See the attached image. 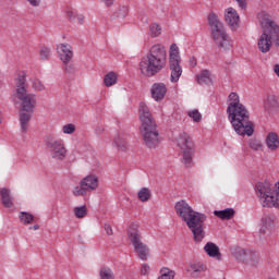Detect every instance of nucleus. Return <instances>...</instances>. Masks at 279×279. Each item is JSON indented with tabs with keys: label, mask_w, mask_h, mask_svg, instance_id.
Here are the masks:
<instances>
[{
	"label": "nucleus",
	"mask_w": 279,
	"mask_h": 279,
	"mask_svg": "<svg viewBox=\"0 0 279 279\" xmlns=\"http://www.w3.org/2000/svg\"><path fill=\"white\" fill-rule=\"evenodd\" d=\"M174 210L178 217L186 223L189 230L193 234L195 243H202L206 238V231L204 230V223L206 222V219H208L206 214L193 210V207H191L184 199H181L175 204Z\"/></svg>",
	"instance_id": "1"
},
{
	"label": "nucleus",
	"mask_w": 279,
	"mask_h": 279,
	"mask_svg": "<svg viewBox=\"0 0 279 279\" xmlns=\"http://www.w3.org/2000/svg\"><path fill=\"white\" fill-rule=\"evenodd\" d=\"M140 131L143 136L144 143L148 149H156L160 145V134L158 133V124L156 119L149 111V107L145 102L140 104Z\"/></svg>",
	"instance_id": "2"
},
{
	"label": "nucleus",
	"mask_w": 279,
	"mask_h": 279,
	"mask_svg": "<svg viewBox=\"0 0 279 279\" xmlns=\"http://www.w3.org/2000/svg\"><path fill=\"white\" fill-rule=\"evenodd\" d=\"M167 66V49L160 44L150 47L146 58L140 62V71L146 77H154Z\"/></svg>",
	"instance_id": "3"
},
{
	"label": "nucleus",
	"mask_w": 279,
	"mask_h": 279,
	"mask_svg": "<svg viewBox=\"0 0 279 279\" xmlns=\"http://www.w3.org/2000/svg\"><path fill=\"white\" fill-rule=\"evenodd\" d=\"M228 119L239 136H252L254 134V122L250 120V110L245 105H231L227 107Z\"/></svg>",
	"instance_id": "4"
},
{
	"label": "nucleus",
	"mask_w": 279,
	"mask_h": 279,
	"mask_svg": "<svg viewBox=\"0 0 279 279\" xmlns=\"http://www.w3.org/2000/svg\"><path fill=\"white\" fill-rule=\"evenodd\" d=\"M207 23L211 40H214L219 51H230V49H232V39H230V35L226 32V26L223 22L219 20V15L215 12H210L207 16Z\"/></svg>",
	"instance_id": "5"
},
{
	"label": "nucleus",
	"mask_w": 279,
	"mask_h": 279,
	"mask_svg": "<svg viewBox=\"0 0 279 279\" xmlns=\"http://www.w3.org/2000/svg\"><path fill=\"white\" fill-rule=\"evenodd\" d=\"M15 97L21 101L20 110L34 112L37 99L35 94L27 93V78L25 72L17 74V77L15 78Z\"/></svg>",
	"instance_id": "6"
},
{
	"label": "nucleus",
	"mask_w": 279,
	"mask_h": 279,
	"mask_svg": "<svg viewBox=\"0 0 279 279\" xmlns=\"http://www.w3.org/2000/svg\"><path fill=\"white\" fill-rule=\"evenodd\" d=\"M255 189L264 207L279 209V182L275 184V190L271 189L269 182H259L255 185Z\"/></svg>",
	"instance_id": "7"
},
{
	"label": "nucleus",
	"mask_w": 279,
	"mask_h": 279,
	"mask_svg": "<svg viewBox=\"0 0 279 279\" xmlns=\"http://www.w3.org/2000/svg\"><path fill=\"white\" fill-rule=\"evenodd\" d=\"M178 147L181 149L182 162L186 169L193 167V156H195V142L189 133L183 132L179 135Z\"/></svg>",
	"instance_id": "8"
},
{
	"label": "nucleus",
	"mask_w": 279,
	"mask_h": 279,
	"mask_svg": "<svg viewBox=\"0 0 279 279\" xmlns=\"http://www.w3.org/2000/svg\"><path fill=\"white\" fill-rule=\"evenodd\" d=\"M128 236L140 260H147V258H149V246L143 243V236L141 235V232H138V225L130 226Z\"/></svg>",
	"instance_id": "9"
},
{
	"label": "nucleus",
	"mask_w": 279,
	"mask_h": 279,
	"mask_svg": "<svg viewBox=\"0 0 279 279\" xmlns=\"http://www.w3.org/2000/svg\"><path fill=\"white\" fill-rule=\"evenodd\" d=\"M181 62L182 58H180V49L178 48V45L172 44L169 51L170 82H172V84L180 82V77H182Z\"/></svg>",
	"instance_id": "10"
},
{
	"label": "nucleus",
	"mask_w": 279,
	"mask_h": 279,
	"mask_svg": "<svg viewBox=\"0 0 279 279\" xmlns=\"http://www.w3.org/2000/svg\"><path fill=\"white\" fill-rule=\"evenodd\" d=\"M46 147L50 151L51 158L54 160H64L66 158V147H64V141L56 140L53 135L46 137Z\"/></svg>",
	"instance_id": "11"
},
{
	"label": "nucleus",
	"mask_w": 279,
	"mask_h": 279,
	"mask_svg": "<svg viewBox=\"0 0 279 279\" xmlns=\"http://www.w3.org/2000/svg\"><path fill=\"white\" fill-rule=\"evenodd\" d=\"M97 186H99V179L95 174H89L80 181V185L75 186L72 193L74 197H84L86 193L97 191Z\"/></svg>",
	"instance_id": "12"
},
{
	"label": "nucleus",
	"mask_w": 279,
	"mask_h": 279,
	"mask_svg": "<svg viewBox=\"0 0 279 279\" xmlns=\"http://www.w3.org/2000/svg\"><path fill=\"white\" fill-rule=\"evenodd\" d=\"M257 19L264 32H268L271 36H276V45L279 46V26L271 20V15L260 12L258 13Z\"/></svg>",
	"instance_id": "13"
},
{
	"label": "nucleus",
	"mask_w": 279,
	"mask_h": 279,
	"mask_svg": "<svg viewBox=\"0 0 279 279\" xmlns=\"http://www.w3.org/2000/svg\"><path fill=\"white\" fill-rule=\"evenodd\" d=\"M234 257L240 263H245V265H257L258 260H260V257L255 251L252 250H245V248H239L234 252Z\"/></svg>",
	"instance_id": "14"
},
{
	"label": "nucleus",
	"mask_w": 279,
	"mask_h": 279,
	"mask_svg": "<svg viewBox=\"0 0 279 279\" xmlns=\"http://www.w3.org/2000/svg\"><path fill=\"white\" fill-rule=\"evenodd\" d=\"M274 234V220L265 216L262 218V227L259 229V239H269Z\"/></svg>",
	"instance_id": "15"
},
{
	"label": "nucleus",
	"mask_w": 279,
	"mask_h": 279,
	"mask_svg": "<svg viewBox=\"0 0 279 279\" xmlns=\"http://www.w3.org/2000/svg\"><path fill=\"white\" fill-rule=\"evenodd\" d=\"M271 38L276 40V36H271L269 31H264L257 43L259 51L267 53L271 49Z\"/></svg>",
	"instance_id": "16"
},
{
	"label": "nucleus",
	"mask_w": 279,
	"mask_h": 279,
	"mask_svg": "<svg viewBox=\"0 0 279 279\" xmlns=\"http://www.w3.org/2000/svg\"><path fill=\"white\" fill-rule=\"evenodd\" d=\"M57 51L63 64H69V62L73 60V50H71V45L60 44L59 46H57Z\"/></svg>",
	"instance_id": "17"
},
{
	"label": "nucleus",
	"mask_w": 279,
	"mask_h": 279,
	"mask_svg": "<svg viewBox=\"0 0 279 279\" xmlns=\"http://www.w3.org/2000/svg\"><path fill=\"white\" fill-rule=\"evenodd\" d=\"M225 21L229 27L236 29L239 27V23L241 22V17L239 16L236 10L233 8H228L225 13Z\"/></svg>",
	"instance_id": "18"
},
{
	"label": "nucleus",
	"mask_w": 279,
	"mask_h": 279,
	"mask_svg": "<svg viewBox=\"0 0 279 279\" xmlns=\"http://www.w3.org/2000/svg\"><path fill=\"white\" fill-rule=\"evenodd\" d=\"M150 94L155 101H162V99H165V95H167V85L163 83L153 84Z\"/></svg>",
	"instance_id": "19"
},
{
	"label": "nucleus",
	"mask_w": 279,
	"mask_h": 279,
	"mask_svg": "<svg viewBox=\"0 0 279 279\" xmlns=\"http://www.w3.org/2000/svg\"><path fill=\"white\" fill-rule=\"evenodd\" d=\"M33 114L34 111L20 110V128L22 134H27V131L29 130V121H32Z\"/></svg>",
	"instance_id": "20"
},
{
	"label": "nucleus",
	"mask_w": 279,
	"mask_h": 279,
	"mask_svg": "<svg viewBox=\"0 0 279 279\" xmlns=\"http://www.w3.org/2000/svg\"><path fill=\"white\" fill-rule=\"evenodd\" d=\"M0 197L4 208H12L14 206V196H12V191L10 189H0Z\"/></svg>",
	"instance_id": "21"
},
{
	"label": "nucleus",
	"mask_w": 279,
	"mask_h": 279,
	"mask_svg": "<svg viewBox=\"0 0 279 279\" xmlns=\"http://www.w3.org/2000/svg\"><path fill=\"white\" fill-rule=\"evenodd\" d=\"M204 252L209 256V258H216V260H221V252L219 246L213 242H207L204 246Z\"/></svg>",
	"instance_id": "22"
},
{
	"label": "nucleus",
	"mask_w": 279,
	"mask_h": 279,
	"mask_svg": "<svg viewBox=\"0 0 279 279\" xmlns=\"http://www.w3.org/2000/svg\"><path fill=\"white\" fill-rule=\"evenodd\" d=\"M189 267L191 270V278H199V275L208 269V267L202 262H191Z\"/></svg>",
	"instance_id": "23"
},
{
	"label": "nucleus",
	"mask_w": 279,
	"mask_h": 279,
	"mask_svg": "<svg viewBox=\"0 0 279 279\" xmlns=\"http://www.w3.org/2000/svg\"><path fill=\"white\" fill-rule=\"evenodd\" d=\"M266 146L270 151H278L279 149V136L270 132L266 136Z\"/></svg>",
	"instance_id": "24"
},
{
	"label": "nucleus",
	"mask_w": 279,
	"mask_h": 279,
	"mask_svg": "<svg viewBox=\"0 0 279 279\" xmlns=\"http://www.w3.org/2000/svg\"><path fill=\"white\" fill-rule=\"evenodd\" d=\"M214 215L218 217V219H222V221H230V219L236 215V211L233 208H227L223 210H215Z\"/></svg>",
	"instance_id": "25"
},
{
	"label": "nucleus",
	"mask_w": 279,
	"mask_h": 279,
	"mask_svg": "<svg viewBox=\"0 0 279 279\" xmlns=\"http://www.w3.org/2000/svg\"><path fill=\"white\" fill-rule=\"evenodd\" d=\"M113 145L119 151H128V141L121 134H118L113 138Z\"/></svg>",
	"instance_id": "26"
},
{
	"label": "nucleus",
	"mask_w": 279,
	"mask_h": 279,
	"mask_svg": "<svg viewBox=\"0 0 279 279\" xmlns=\"http://www.w3.org/2000/svg\"><path fill=\"white\" fill-rule=\"evenodd\" d=\"M196 82L201 86L204 84H213V78L210 77V71L203 70L198 75H196Z\"/></svg>",
	"instance_id": "27"
},
{
	"label": "nucleus",
	"mask_w": 279,
	"mask_h": 279,
	"mask_svg": "<svg viewBox=\"0 0 279 279\" xmlns=\"http://www.w3.org/2000/svg\"><path fill=\"white\" fill-rule=\"evenodd\" d=\"M137 197L140 202H149L151 199V190L142 187L137 193Z\"/></svg>",
	"instance_id": "28"
},
{
	"label": "nucleus",
	"mask_w": 279,
	"mask_h": 279,
	"mask_svg": "<svg viewBox=\"0 0 279 279\" xmlns=\"http://www.w3.org/2000/svg\"><path fill=\"white\" fill-rule=\"evenodd\" d=\"M130 12V9L125 5H119L113 12V19H125Z\"/></svg>",
	"instance_id": "29"
},
{
	"label": "nucleus",
	"mask_w": 279,
	"mask_h": 279,
	"mask_svg": "<svg viewBox=\"0 0 279 279\" xmlns=\"http://www.w3.org/2000/svg\"><path fill=\"white\" fill-rule=\"evenodd\" d=\"M104 84L107 87L114 86V84H117V73L109 72L108 74H106L104 78Z\"/></svg>",
	"instance_id": "30"
},
{
	"label": "nucleus",
	"mask_w": 279,
	"mask_h": 279,
	"mask_svg": "<svg viewBox=\"0 0 279 279\" xmlns=\"http://www.w3.org/2000/svg\"><path fill=\"white\" fill-rule=\"evenodd\" d=\"M160 277L158 279H173L175 278V271L167 267L160 269Z\"/></svg>",
	"instance_id": "31"
},
{
	"label": "nucleus",
	"mask_w": 279,
	"mask_h": 279,
	"mask_svg": "<svg viewBox=\"0 0 279 279\" xmlns=\"http://www.w3.org/2000/svg\"><path fill=\"white\" fill-rule=\"evenodd\" d=\"M74 215L76 219H84V217H86V215H88V209L86 208V206H80V207H75L74 208Z\"/></svg>",
	"instance_id": "32"
},
{
	"label": "nucleus",
	"mask_w": 279,
	"mask_h": 279,
	"mask_svg": "<svg viewBox=\"0 0 279 279\" xmlns=\"http://www.w3.org/2000/svg\"><path fill=\"white\" fill-rule=\"evenodd\" d=\"M266 108H276L278 107V96L276 95H268L267 99L265 100Z\"/></svg>",
	"instance_id": "33"
},
{
	"label": "nucleus",
	"mask_w": 279,
	"mask_h": 279,
	"mask_svg": "<svg viewBox=\"0 0 279 279\" xmlns=\"http://www.w3.org/2000/svg\"><path fill=\"white\" fill-rule=\"evenodd\" d=\"M100 279H114V272L110 268H101L99 271Z\"/></svg>",
	"instance_id": "34"
},
{
	"label": "nucleus",
	"mask_w": 279,
	"mask_h": 279,
	"mask_svg": "<svg viewBox=\"0 0 279 279\" xmlns=\"http://www.w3.org/2000/svg\"><path fill=\"white\" fill-rule=\"evenodd\" d=\"M20 220L22 223H32V221H34V215L22 211L20 213Z\"/></svg>",
	"instance_id": "35"
},
{
	"label": "nucleus",
	"mask_w": 279,
	"mask_h": 279,
	"mask_svg": "<svg viewBox=\"0 0 279 279\" xmlns=\"http://www.w3.org/2000/svg\"><path fill=\"white\" fill-rule=\"evenodd\" d=\"M149 32L153 38H157V36H160V32H161L160 25L156 23L150 24Z\"/></svg>",
	"instance_id": "36"
},
{
	"label": "nucleus",
	"mask_w": 279,
	"mask_h": 279,
	"mask_svg": "<svg viewBox=\"0 0 279 279\" xmlns=\"http://www.w3.org/2000/svg\"><path fill=\"white\" fill-rule=\"evenodd\" d=\"M229 101H231L228 107H231V106H241V100L239 98V94L236 93H231L229 94Z\"/></svg>",
	"instance_id": "37"
},
{
	"label": "nucleus",
	"mask_w": 279,
	"mask_h": 279,
	"mask_svg": "<svg viewBox=\"0 0 279 279\" xmlns=\"http://www.w3.org/2000/svg\"><path fill=\"white\" fill-rule=\"evenodd\" d=\"M40 60H49L51 58V48L43 47L39 51Z\"/></svg>",
	"instance_id": "38"
},
{
	"label": "nucleus",
	"mask_w": 279,
	"mask_h": 279,
	"mask_svg": "<svg viewBox=\"0 0 279 279\" xmlns=\"http://www.w3.org/2000/svg\"><path fill=\"white\" fill-rule=\"evenodd\" d=\"M189 117L191 118V119H193V121L195 122V123H199V121H202V113H199V111L197 110V109H194V110H192V111H189Z\"/></svg>",
	"instance_id": "39"
},
{
	"label": "nucleus",
	"mask_w": 279,
	"mask_h": 279,
	"mask_svg": "<svg viewBox=\"0 0 279 279\" xmlns=\"http://www.w3.org/2000/svg\"><path fill=\"white\" fill-rule=\"evenodd\" d=\"M248 145L251 149H254L255 151H258V149H263V144L256 138L250 140Z\"/></svg>",
	"instance_id": "40"
},
{
	"label": "nucleus",
	"mask_w": 279,
	"mask_h": 279,
	"mask_svg": "<svg viewBox=\"0 0 279 279\" xmlns=\"http://www.w3.org/2000/svg\"><path fill=\"white\" fill-rule=\"evenodd\" d=\"M32 86L34 90H39V92L45 90V84H43L40 80H34Z\"/></svg>",
	"instance_id": "41"
},
{
	"label": "nucleus",
	"mask_w": 279,
	"mask_h": 279,
	"mask_svg": "<svg viewBox=\"0 0 279 279\" xmlns=\"http://www.w3.org/2000/svg\"><path fill=\"white\" fill-rule=\"evenodd\" d=\"M63 134H73L75 132V124H65L62 128Z\"/></svg>",
	"instance_id": "42"
},
{
	"label": "nucleus",
	"mask_w": 279,
	"mask_h": 279,
	"mask_svg": "<svg viewBox=\"0 0 279 279\" xmlns=\"http://www.w3.org/2000/svg\"><path fill=\"white\" fill-rule=\"evenodd\" d=\"M142 276H148L149 275V265L144 264L141 269Z\"/></svg>",
	"instance_id": "43"
},
{
	"label": "nucleus",
	"mask_w": 279,
	"mask_h": 279,
	"mask_svg": "<svg viewBox=\"0 0 279 279\" xmlns=\"http://www.w3.org/2000/svg\"><path fill=\"white\" fill-rule=\"evenodd\" d=\"M235 1L239 4V8H241L242 10H245V8H247V0H235Z\"/></svg>",
	"instance_id": "44"
},
{
	"label": "nucleus",
	"mask_w": 279,
	"mask_h": 279,
	"mask_svg": "<svg viewBox=\"0 0 279 279\" xmlns=\"http://www.w3.org/2000/svg\"><path fill=\"white\" fill-rule=\"evenodd\" d=\"M105 231L108 234V236H112L113 231H112V227L108 223L105 225Z\"/></svg>",
	"instance_id": "45"
},
{
	"label": "nucleus",
	"mask_w": 279,
	"mask_h": 279,
	"mask_svg": "<svg viewBox=\"0 0 279 279\" xmlns=\"http://www.w3.org/2000/svg\"><path fill=\"white\" fill-rule=\"evenodd\" d=\"M29 5H32L33 8H38V5H40V1L41 0H27Z\"/></svg>",
	"instance_id": "46"
},
{
	"label": "nucleus",
	"mask_w": 279,
	"mask_h": 279,
	"mask_svg": "<svg viewBox=\"0 0 279 279\" xmlns=\"http://www.w3.org/2000/svg\"><path fill=\"white\" fill-rule=\"evenodd\" d=\"M66 19H69V21H75V13H73V11H66Z\"/></svg>",
	"instance_id": "47"
},
{
	"label": "nucleus",
	"mask_w": 279,
	"mask_h": 279,
	"mask_svg": "<svg viewBox=\"0 0 279 279\" xmlns=\"http://www.w3.org/2000/svg\"><path fill=\"white\" fill-rule=\"evenodd\" d=\"M190 65L195 69V66H197V59H195V57H192L190 59Z\"/></svg>",
	"instance_id": "48"
},
{
	"label": "nucleus",
	"mask_w": 279,
	"mask_h": 279,
	"mask_svg": "<svg viewBox=\"0 0 279 279\" xmlns=\"http://www.w3.org/2000/svg\"><path fill=\"white\" fill-rule=\"evenodd\" d=\"M102 3H105V5H107V8H110V5L114 4V0H101Z\"/></svg>",
	"instance_id": "49"
},
{
	"label": "nucleus",
	"mask_w": 279,
	"mask_h": 279,
	"mask_svg": "<svg viewBox=\"0 0 279 279\" xmlns=\"http://www.w3.org/2000/svg\"><path fill=\"white\" fill-rule=\"evenodd\" d=\"M64 64H65L66 73H71L73 71V65H70L69 63H64Z\"/></svg>",
	"instance_id": "50"
},
{
	"label": "nucleus",
	"mask_w": 279,
	"mask_h": 279,
	"mask_svg": "<svg viewBox=\"0 0 279 279\" xmlns=\"http://www.w3.org/2000/svg\"><path fill=\"white\" fill-rule=\"evenodd\" d=\"M274 72H275L276 75H278V77H279V64H276V65H275Z\"/></svg>",
	"instance_id": "51"
},
{
	"label": "nucleus",
	"mask_w": 279,
	"mask_h": 279,
	"mask_svg": "<svg viewBox=\"0 0 279 279\" xmlns=\"http://www.w3.org/2000/svg\"><path fill=\"white\" fill-rule=\"evenodd\" d=\"M29 230H40V226L39 225H35L33 227H29Z\"/></svg>",
	"instance_id": "52"
},
{
	"label": "nucleus",
	"mask_w": 279,
	"mask_h": 279,
	"mask_svg": "<svg viewBox=\"0 0 279 279\" xmlns=\"http://www.w3.org/2000/svg\"><path fill=\"white\" fill-rule=\"evenodd\" d=\"M78 22H80V23H84V16H82V15L78 16Z\"/></svg>",
	"instance_id": "53"
},
{
	"label": "nucleus",
	"mask_w": 279,
	"mask_h": 279,
	"mask_svg": "<svg viewBox=\"0 0 279 279\" xmlns=\"http://www.w3.org/2000/svg\"><path fill=\"white\" fill-rule=\"evenodd\" d=\"M96 132L97 134H101L104 132V129L99 128Z\"/></svg>",
	"instance_id": "54"
}]
</instances>
